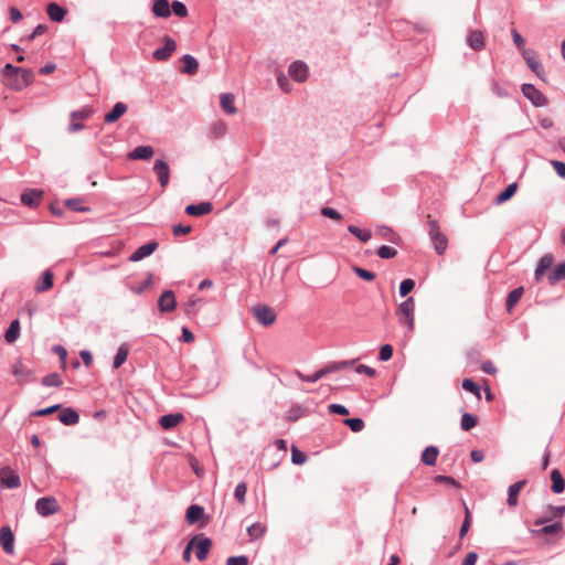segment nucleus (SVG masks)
I'll return each mask as SVG.
<instances>
[{"mask_svg": "<svg viewBox=\"0 0 565 565\" xmlns=\"http://www.w3.org/2000/svg\"><path fill=\"white\" fill-rule=\"evenodd\" d=\"M427 223L429 226L428 235L434 245V249L438 255H443L446 252L448 239L446 235L440 231L438 222L427 215Z\"/></svg>", "mask_w": 565, "mask_h": 565, "instance_id": "1", "label": "nucleus"}, {"mask_svg": "<svg viewBox=\"0 0 565 565\" xmlns=\"http://www.w3.org/2000/svg\"><path fill=\"white\" fill-rule=\"evenodd\" d=\"M415 300L413 297H408L402 303H399L396 316L401 324L407 326L408 332H413L415 326Z\"/></svg>", "mask_w": 565, "mask_h": 565, "instance_id": "2", "label": "nucleus"}, {"mask_svg": "<svg viewBox=\"0 0 565 565\" xmlns=\"http://www.w3.org/2000/svg\"><path fill=\"white\" fill-rule=\"evenodd\" d=\"M253 315L259 324L268 327L276 321L274 309L267 305L258 303L253 307Z\"/></svg>", "mask_w": 565, "mask_h": 565, "instance_id": "3", "label": "nucleus"}, {"mask_svg": "<svg viewBox=\"0 0 565 565\" xmlns=\"http://www.w3.org/2000/svg\"><path fill=\"white\" fill-rule=\"evenodd\" d=\"M11 73L12 74L13 73H19L20 78H21V85H22L23 88H25L29 85H31L33 83V81H34V74H33V72L30 68H21V67L13 66L10 63H8V64H6L2 67L1 74L2 75H9Z\"/></svg>", "mask_w": 565, "mask_h": 565, "instance_id": "4", "label": "nucleus"}, {"mask_svg": "<svg viewBox=\"0 0 565 565\" xmlns=\"http://www.w3.org/2000/svg\"><path fill=\"white\" fill-rule=\"evenodd\" d=\"M35 510L42 516H49L60 510L57 501L52 497H42L35 502Z\"/></svg>", "mask_w": 565, "mask_h": 565, "instance_id": "5", "label": "nucleus"}, {"mask_svg": "<svg viewBox=\"0 0 565 565\" xmlns=\"http://www.w3.org/2000/svg\"><path fill=\"white\" fill-rule=\"evenodd\" d=\"M522 94L527 98L535 107H542L546 105V97L532 84L524 83L521 86Z\"/></svg>", "mask_w": 565, "mask_h": 565, "instance_id": "6", "label": "nucleus"}, {"mask_svg": "<svg viewBox=\"0 0 565 565\" xmlns=\"http://www.w3.org/2000/svg\"><path fill=\"white\" fill-rule=\"evenodd\" d=\"M522 56L525 60L527 66L532 72L536 74V76L541 79H544L543 68L541 63L537 60L536 53L533 50L522 49Z\"/></svg>", "mask_w": 565, "mask_h": 565, "instance_id": "7", "label": "nucleus"}, {"mask_svg": "<svg viewBox=\"0 0 565 565\" xmlns=\"http://www.w3.org/2000/svg\"><path fill=\"white\" fill-rule=\"evenodd\" d=\"M0 483L8 489H17L21 486L20 477L10 467L0 470Z\"/></svg>", "mask_w": 565, "mask_h": 565, "instance_id": "8", "label": "nucleus"}, {"mask_svg": "<svg viewBox=\"0 0 565 565\" xmlns=\"http://www.w3.org/2000/svg\"><path fill=\"white\" fill-rule=\"evenodd\" d=\"M177 43L173 39L166 36L164 45L153 51L152 56L157 61H167L175 51Z\"/></svg>", "mask_w": 565, "mask_h": 565, "instance_id": "9", "label": "nucleus"}, {"mask_svg": "<svg viewBox=\"0 0 565 565\" xmlns=\"http://www.w3.org/2000/svg\"><path fill=\"white\" fill-rule=\"evenodd\" d=\"M0 544L7 554L12 555L14 553V535L9 525H3L0 529Z\"/></svg>", "mask_w": 565, "mask_h": 565, "instance_id": "10", "label": "nucleus"}, {"mask_svg": "<svg viewBox=\"0 0 565 565\" xmlns=\"http://www.w3.org/2000/svg\"><path fill=\"white\" fill-rule=\"evenodd\" d=\"M288 73L296 82L302 83L308 78V66L302 61H295L289 65Z\"/></svg>", "mask_w": 565, "mask_h": 565, "instance_id": "11", "label": "nucleus"}, {"mask_svg": "<svg viewBox=\"0 0 565 565\" xmlns=\"http://www.w3.org/2000/svg\"><path fill=\"white\" fill-rule=\"evenodd\" d=\"M177 307L175 296L172 290H164L158 299V308L161 312H172Z\"/></svg>", "mask_w": 565, "mask_h": 565, "instance_id": "12", "label": "nucleus"}, {"mask_svg": "<svg viewBox=\"0 0 565 565\" xmlns=\"http://www.w3.org/2000/svg\"><path fill=\"white\" fill-rule=\"evenodd\" d=\"M158 248V243L154 241L148 242L147 244L138 247L130 256V262H139L147 256H150Z\"/></svg>", "mask_w": 565, "mask_h": 565, "instance_id": "13", "label": "nucleus"}, {"mask_svg": "<svg viewBox=\"0 0 565 565\" xmlns=\"http://www.w3.org/2000/svg\"><path fill=\"white\" fill-rule=\"evenodd\" d=\"M212 546V541L203 535L198 536L193 547L195 548V556L199 561H204Z\"/></svg>", "mask_w": 565, "mask_h": 565, "instance_id": "14", "label": "nucleus"}, {"mask_svg": "<svg viewBox=\"0 0 565 565\" xmlns=\"http://www.w3.org/2000/svg\"><path fill=\"white\" fill-rule=\"evenodd\" d=\"M153 171L156 172L159 183L162 188H166L170 178V168L163 160H156L153 164Z\"/></svg>", "mask_w": 565, "mask_h": 565, "instance_id": "15", "label": "nucleus"}, {"mask_svg": "<svg viewBox=\"0 0 565 565\" xmlns=\"http://www.w3.org/2000/svg\"><path fill=\"white\" fill-rule=\"evenodd\" d=\"M43 192L38 189L25 190L21 194V202L30 207H34L40 204Z\"/></svg>", "mask_w": 565, "mask_h": 565, "instance_id": "16", "label": "nucleus"}, {"mask_svg": "<svg viewBox=\"0 0 565 565\" xmlns=\"http://www.w3.org/2000/svg\"><path fill=\"white\" fill-rule=\"evenodd\" d=\"M12 373L18 379L19 384H24L32 380V371L25 367L21 361L14 364Z\"/></svg>", "mask_w": 565, "mask_h": 565, "instance_id": "17", "label": "nucleus"}, {"mask_svg": "<svg viewBox=\"0 0 565 565\" xmlns=\"http://www.w3.org/2000/svg\"><path fill=\"white\" fill-rule=\"evenodd\" d=\"M128 107L126 104L118 102L114 105L113 109L104 116L106 124L116 122L126 111Z\"/></svg>", "mask_w": 565, "mask_h": 565, "instance_id": "18", "label": "nucleus"}, {"mask_svg": "<svg viewBox=\"0 0 565 565\" xmlns=\"http://www.w3.org/2000/svg\"><path fill=\"white\" fill-rule=\"evenodd\" d=\"M213 210L211 202H201L199 204H190L185 207V213L191 216H201Z\"/></svg>", "mask_w": 565, "mask_h": 565, "instance_id": "19", "label": "nucleus"}, {"mask_svg": "<svg viewBox=\"0 0 565 565\" xmlns=\"http://www.w3.org/2000/svg\"><path fill=\"white\" fill-rule=\"evenodd\" d=\"M153 153L154 151L151 146H139L128 153V158L131 160H148Z\"/></svg>", "mask_w": 565, "mask_h": 565, "instance_id": "20", "label": "nucleus"}, {"mask_svg": "<svg viewBox=\"0 0 565 565\" xmlns=\"http://www.w3.org/2000/svg\"><path fill=\"white\" fill-rule=\"evenodd\" d=\"M184 416L181 413H174V414H167L160 417V425L164 429H171L178 426L182 420Z\"/></svg>", "mask_w": 565, "mask_h": 565, "instance_id": "21", "label": "nucleus"}, {"mask_svg": "<svg viewBox=\"0 0 565 565\" xmlns=\"http://www.w3.org/2000/svg\"><path fill=\"white\" fill-rule=\"evenodd\" d=\"M58 418H60L61 423L66 426H73L79 422L78 413L71 407H66V408L62 409V412L58 415Z\"/></svg>", "mask_w": 565, "mask_h": 565, "instance_id": "22", "label": "nucleus"}, {"mask_svg": "<svg viewBox=\"0 0 565 565\" xmlns=\"http://www.w3.org/2000/svg\"><path fill=\"white\" fill-rule=\"evenodd\" d=\"M66 9L58 6L55 2H51L46 7V13L50 17V19L54 22H62L66 14Z\"/></svg>", "mask_w": 565, "mask_h": 565, "instance_id": "23", "label": "nucleus"}, {"mask_svg": "<svg viewBox=\"0 0 565 565\" xmlns=\"http://www.w3.org/2000/svg\"><path fill=\"white\" fill-rule=\"evenodd\" d=\"M468 45L475 50L480 51L484 47V38L481 31H471L467 38Z\"/></svg>", "mask_w": 565, "mask_h": 565, "instance_id": "24", "label": "nucleus"}, {"mask_svg": "<svg viewBox=\"0 0 565 565\" xmlns=\"http://www.w3.org/2000/svg\"><path fill=\"white\" fill-rule=\"evenodd\" d=\"M525 484V480L516 481L511 484L508 489V499L507 503L510 507H515L518 504V494Z\"/></svg>", "mask_w": 565, "mask_h": 565, "instance_id": "25", "label": "nucleus"}, {"mask_svg": "<svg viewBox=\"0 0 565 565\" xmlns=\"http://www.w3.org/2000/svg\"><path fill=\"white\" fill-rule=\"evenodd\" d=\"M220 104L222 109L227 115H235L237 113L236 107L234 106V95L230 93H224L220 97Z\"/></svg>", "mask_w": 565, "mask_h": 565, "instance_id": "26", "label": "nucleus"}, {"mask_svg": "<svg viewBox=\"0 0 565 565\" xmlns=\"http://www.w3.org/2000/svg\"><path fill=\"white\" fill-rule=\"evenodd\" d=\"M552 491L556 494L563 493L565 490V480L558 469L551 472Z\"/></svg>", "mask_w": 565, "mask_h": 565, "instance_id": "27", "label": "nucleus"}, {"mask_svg": "<svg viewBox=\"0 0 565 565\" xmlns=\"http://www.w3.org/2000/svg\"><path fill=\"white\" fill-rule=\"evenodd\" d=\"M203 516H204V509L198 504L190 505L185 513V520L190 524L196 523Z\"/></svg>", "mask_w": 565, "mask_h": 565, "instance_id": "28", "label": "nucleus"}, {"mask_svg": "<svg viewBox=\"0 0 565 565\" xmlns=\"http://www.w3.org/2000/svg\"><path fill=\"white\" fill-rule=\"evenodd\" d=\"M183 67L181 70L182 73L193 75L198 72L199 63L196 58L190 54H185L182 57Z\"/></svg>", "mask_w": 565, "mask_h": 565, "instance_id": "29", "label": "nucleus"}, {"mask_svg": "<svg viewBox=\"0 0 565 565\" xmlns=\"http://www.w3.org/2000/svg\"><path fill=\"white\" fill-rule=\"evenodd\" d=\"M152 12L160 18H168L171 14L170 4L167 0H154Z\"/></svg>", "mask_w": 565, "mask_h": 565, "instance_id": "30", "label": "nucleus"}, {"mask_svg": "<svg viewBox=\"0 0 565 565\" xmlns=\"http://www.w3.org/2000/svg\"><path fill=\"white\" fill-rule=\"evenodd\" d=\"M439 450L435 446H428L422 454V461L427 466H434L436 463Z\"/></svg>", "mask_w": 565, "mask_h": 565, "instance_id": "31", "label": "nucleus"}, {"mask_svg": "<svg viewBox=\"0 0 565 565\" xmlns=\"http://www.w3.org/2000/svg\"><path fill=\"white\" fill-rule=\"evenodd\" d=\"M354 363H355V360H351V361H335V362L329 363L323 369L326 371V375H328L330 373H334V372H339V371L345 370V369L352 366Z\"/></svg>", "mask_w": 565, "mask_h": 565, "instance_id": "32", "label": "nucleus"}, {"mask_svg": "<svg viewBox=\"0 0 565 565\" xmlns=\"http://www.w3.org/2000/svg\"><path fill=\"white\" fill-rule=\"evenodd\" d=\"M523 292H524L523 287H518L509 292V295L505 299V307H507L508 311H511L514 308V306L521 299Z\"/></svg>", "mask_w": 565, "mask_h": 565, "instance_id": "33", "label": "nucleus"}, {"mask_svg": "<svg viewBox=\"0 0 565 565\" xmlns=\"http://www.w3.org/2000/svg\"><path fill=\"white\" fill-rule=\"evenodd\" d=\"M20 335V322L14 319L11 321L8 330L4 333V339L8 343H13Z\"/></svg>", "mask_w": 565, "mask_h": 565, "instance_id": "34", "label": "nucleus"}, {"mask_svg": "<svg viewBox=\"0 0 565 565\" xmlns=\"http://www.w3.org/2000/svg\"><path fill=\"white\" fill-rule=\"evenodd\" d=\"M54 275L51 270H45L41 284L35 286L36 292H44L53 287Z\"/></svg>", "mask_w": 565, "mask_h": 565, "instance_id": "35", "label": "nucleus"}, {"mask_svg": "<svg viewBox=\"0 0 565 565\" xmlns=\"http://www.w3.org/2000/svg\"><path fill=\"white\" fill-rule=\"evenodd\" d=\"M516 189H518V184L515 182L509 184L499 195L495 196L494 203L502 204V203L507 202L514 195V193L516 192Z\"/></svg>", "mask_w": 565, "mask_h": 565, "instance_id": "36", "label": "nucleus"}, {"mask_svg": "<svg viewBox=\"0 0 565 565\" xmlns=\"http://www.w3.org/2000/svg\"><path fill=\"white\" fill-rule=\"evenodd\" d=\"M547 279L550 285H555L556 282L565 279V263L558 264L547 276Z\"/></svg>", "mask_w": 565, "mask_h": 565, "instance_id": "37", "label": "nucleus"}, {"mask_svg": "<svg viewBox=\"0 0 565 565\" xmlns=\"http://www.w3.org/2000/svg\"><path fill=\"white\" fill-rule=\"evenodd\" d=\"M127 356H128V347H127V344L124 343L117 350V353L114 358L113 367L119 369L126 362Z\"/></svg>", "mask_w": 565, "mask_h": 565, "instance_id": "38", "label": "nucleus"}, {"mask_svg": "<svg viewBox=\"0 0 565 565\" xmlns=\"http://www.w3.org/2000/svg\"><path fill=\"white\" fill-rule=\"evenodd\" d=\"M6 79L4 84L7 87L13 90H22L21 78L19 73H11L9 75H2Z\"/></svg>", "mask_w": 565, "mask_h": 565, "instance_id": "39", "label": "nucleus"}, {"mask_svg": "<svg viewBox=\"0 0 565 565\" xmlns=\"http://www.w3.org/2000/svg\"><path fill=\"white\" fill-rule=\"evenodd\" d=\"M348 231L363 243L369 242L372 237L371 231L361 230L360 227H358L355 225H349Z\"/></svg>", "mask_w": 565, "mask_h": 565, "instance_id": "40", "label": "nucleus"}, {"mask_svg": "<svg viewBox=\"0 0 565 565\" xmlns=\"http://www.w3.org/2000/svg\"><path fill=\"white\" fill-rule=\"evenodd\" d=\"M266 532V526L262 523H253L247 527V534L250 540H258L264 536Z\"/></svg>", "mask_w": 565, "mask_h": 565, "instance_id": "41", "label": "nucleus"}, {"mask_svg": "<svg viewBox=\"0 0 565 565\" xmlns=\"http://www.w3.org/2000/svg\"><path fill=\"white\" fill-rule=\"evenodd\" d=\"M94 114V109L85 106L79 110H74L70 114L71 120H87Z\"/></svg>", "mask_w": 565, "mask_h": 565, "instance_id": "42", "label": "nucleus"}, {"mask_svg": "<svg viewBox=\"0 0 565 565\" xmlns=\"http://www.w3.org/2000/svg\"><path fill=\"white\" fill-rule=\"evenodd\" d=\"M295 374L302 381V382H307V383H316L318 382L320 379H322L323 376H326V371L324 369H320L319 371L315 372L313 374L311 375H305L302 374L300 371H296Z\"/></svg>", "mask_w": 565, "mask_h": 565, "instance_id": "43", "label": "nucleus"}, {"mask_svg": "<svg viewBox=\"0 0 565 565\" xmlns=\"http://www.w3.org/2000/svg\"><path fill=\"white\" fill-rule=\"evenodd\" d=\"M42 384L47 387H58L63 384V381L57 373H50L43 377Z\"/></svg>", "mask_w": 565, "mask_h": 565, "instance_id": "44", "label": "nucleus"}, {"mask_svg": "<svg viewBox=\"0 0 565 565\" xmlns=\"http://www.w3.org/2000/svg\"><path fill=\"white\" fill-rule=\"evenodd\" d=\"M478 423L477 416L470 414V413H463L461 416V428L463 430H470L473 428Z\"/></svg>", "mask_w": 565, "mask_h": 565, "instance_id": "45", "label": "nucleus"}, {"mask_svg": "<svg viewBox=\"0 0 565 565\" xmlns=\"http://www.w3.org/2000/svg\"><path fill=\"white\" fill-rule=\"evenodd\" d=\"M83 200L82 199H67L65 201V205L73 210V211H76V212H88L90 211V209L88 206H84L83 204Z\"/></svg>", "mask_w": 565, "mask_h": 565, "instance_id": "46", "label": "nucleus"}, {"mask_svg": "<svg viewBox=\"0 0 565 565\" xmlns=\"http://www.w3.org/2000/svg\"><path fill=\"white\" fill-rule=\"evenodd\" d=\"M462 388L472 393L477 398L481 397L480 386L471 379H465L462 381Z\"/></svg>", "mask_w": 565, "mask_h": 565, "instance_id": "47", "label": "nucleus"}, {"mask_svg": "<svg viewBox=\"0 0 565 565\" xmlns=\"http://www.w3.org/2000/svg\"><path fill=\"white\" fill-rule=\"evenodd\" d=\"M170 10L179 18H185L188 15V9L181 1H173L170 6Z\"/></svg>", "mask_w": 565, "mask_h": 565, "instance_id": "48", "label": "nucleus"}, {"mask_svg": "<svg viewBox=\"0 0 565 565\" xmlns=\"http://www.w3.org/2000/svg\"><path fill=\"white\" fill-rule=\"evenodd\" d=\"M415 287V281L411 278H406L404 279L401 284H399V289H398V292H399V296L401 297H406Z\"/></svg>", "mask_w": 565, "mask_h": 565, "instance_id": "49", "label": "nucleus"}, {"mask_svg": "<svg viewBox=\"0 0 565 565\" xmlns=\"http://www.w3.org/2000/svg\"><path fill=\"white\" fill-rule=\"evenodd\" d=\"M352 270L358 277L366 281H372L375 279V274L373 271L366 270L358 266H353Z\"/></svg>", "mask_w": 565, "mask_h": 565, "instance_id": "50", "label": "nucleus"}, {"mask_svg": "<svg viewBox=\"0 0 565 565\" xmlns=\"http://www.w3.org/2000/svg\"><path fill=\"white\" fill-rule=\"evenodd\" d=\"M247 492V487L245 482H239L236 484L234 490V497L239 503H245V497Z\"/></svg>", "mask_w": 565, "mask_h": 565, "instance_id": "51", "label": "nucleus"}, {"mask_svg": "<svg viewBox=\"0 0 565 565\" xmlns=\"http://www.w3.org/2000/svg\"><path fill=\"white\" fill-rule=\"evenodd\" d=\"M376 253L383 259H390L397 255V250L395 248L386 245L381 246Z\"/></svg>", "mask_w": 565, "mask_h": 565, "instance_id": "52", "label": "nucleus"}, {"mask_svg": "<svg viewBox=\"0 0 565 565\" xmlns=\"http://www.w3.org/2000/svg\"><path fill=\"white\" fill-rule=\"evenodd\" d=\"M344 424L348 425L354 433H359L364 428V422L358 417L348 418L344 420Z\"/></svg>", "mask_w": 565, "mask_h": 565, "instance_id": "53", "label": "nucleus"}, {"mask_svg": "<svg viewBox=\"0 0 565 565\" xmlns=\"http://www.w3.org/2000/svg\"><path fill=\"white\" fill-rule=\"evenodd\" d=\"M563 531L562 522H555L553 524L544 525L539 532L543 534H556Z\"/></svg>", "mask_w": 565, "mask_h": 565, "instance_id": "54", "label": "nucleus"}, {"mask_svg": "<svg viewBox=\"0 0 565 565\" xmlns=\"http://www.w3.org/2000/svg\"><path fill=\"white\" fill-rule=\"evenodd\" d=\"M305 414L303 407L297 405L289 409L287 418L290 422H297L300 417H302Z\"/></svg>", "mask_w": 565, "mask_h": 565, "instance_id": "55", "label": "nucleus"}, {"mask_svg": "<svg viewBox=\"0 0 565 565\" xmlns=\"http://www.w3.org/2000/svg\"><path fill=\"white\" fill-rule=\"evenodd\" d=\"M306 460H307V456L302 451H300L298 448L292 446V451H291L292 463L302 465L306 462Z\"/></svg>", "mask_w": 565, "mask_h": 565, "instance_id": "56", "label": "nucleus"}, {"mask_svg": "<svg viewBox=\"0 0 565 565\" xmlns=\"http://www.w3.org/2000/svg\"><path fill=\"white\" fill-rule=\"evenodd\" d=\"M554 263V257L552 254H545L542 256L537 263V267L542 268L544 271L551 268Z\"/></svg>", "mask_w": 565, "mask_h": 565, "instance_id": "57", "label": "nucleus"}, {"mask_svg": "<svg viewBox=\"0 0 565 565\" xmlns=\"http://www.w3.org/2000/svg\"><path fill=\"white\" fill-rule=\"evenodd\" d=\"M393 355V348L390 344H384L380 349L379 360L382 362L388 361Z\"/></svg>", "mask_w": 565, "mask_h": 565, "instance_id": "58", "label": "nucleus"}, {"mask_svg": "<svg viewBox=\"0 0 565 565\" xmlns=\"http://www.w3.org/2000/svg\"><path fill=\"white\" fill-rule=\"evenodd\" d=\"M60 408H61V405L55 404V405L49 406L46 408H42V409H38V411L33 412L32 416L43 417V416H46V415H50V414L56 412Z\"/></svg>", "mask_w": 565, "mask_h": 565, "instance_id": "59", "label": "nucleus"}, {"mask_svg": "<svg viewBox=\"0 0 565 565\" xmlns=\"http://www.w3.org/2000/svg\"><path fill=\"white\" fill-rule=\"evenodd\" d=\"M226 565H248V558L245 555L230 556Z\"/></svg>", "mask_w": 565, "mask_h": 565, "instance_id": "60", "label": "nucleus"}, {"mask_svg": "<svg viewBox=\"0 0 565 565\" xmlns=\"http://www.w3.org/2000/svg\"><path fill=\"white\" fill-rule=\"evenodd\" d=\"M491 90L494 95H497L500 98H505L509 96V92L497 82L492 83Z\"/></svg>", "mask_w": 565, "mask_h": 565, "instance_id": "61", "label": "nucleus"}, {"mask_svg": "<svg viewBox=\"0 0 565 565\" xmlns=\"http://www.w3.org/2000/svg\"><path fill=\"white\" fill-rule=\"evenodd\" d=\"M192 231L191 225L177 224L173 226L172 232L174 236L185 235Z\"/></svg>", "mask_w": 565, "mask_h": 565, "instance_id": "62", "label": "nucleus"}, {"mask_svg": "<svg viewBox=\"0 0 565 565\" xmlns=\"http://www.w3.org/2000/svg\"><path fill=\"white\" fill-rule=\"evenodd\" d=\"M321 214L326 217H329V218H332L335 221L341 220V214L332 207H322Z\"/></svg>", "mask_w": 565, "mask_h": 565, "instance_id": "63", "label": "nucleus"}, {"mask_svg": "<svg viewBox=\"0 0 565 565\" xmlns=\"http://www.w3.org/2000/svg\"><path fill=\"white\" fill-rule=\"evenodd\" d=\"M552 166L555 172L563 179H565V163L562 161L553 160Z\"/></svg>", "mask_w": 565, "mask_h": 565, "instance_id": "64", "label": "nucleus"}]
</instances>
